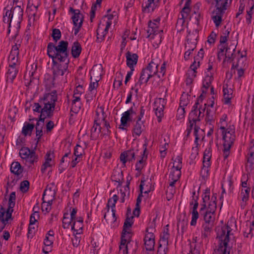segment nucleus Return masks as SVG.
I'll return each mask as SVG.
<instances>
[{
    "label": "nucleus",
    "instance_id": "nucleus-14",
    "mask_svg": "<svg viewBox=\"0 0 254 254\" xmlns=\"http://www.w3.org/2000/svg\"><path fill=\"white\" fill-rule=\"evenodd\" d=\"M211 156V148L210 147H208L204 152L202 167L200 171V175L204 179L208 177L209 175Z\"/></svg>",
    "mask_w": 254,
    "mask_h": 254
},
{
    "label": "nucleus",
    "instance_id": "nucleus-20",
    "mask_svg": "<svg viewBox=\"0 0 254 254\" xmlns=\"http://www.w3.org/2000/svg\"><path fill=\"white\" fill-rule=\"evenodd\" d=\"M21 46V42L17 40L15 45L12 47L10 53L8 57V63L14 64L15 63H20L18 59L19 48Z\"/></svg>",
    "mask_w": 254,
    "mask_h": 254
},
{
    "label": "nucleus",
    "instance_id": "nucleus-56",
    "mask_svg": "<svg viewBox=\"0 0 254 254\" xmlns=\"http://www.w3.org/2000/svg\"><path fill=\"white\" fill-rule=\"evenodd\" d=\"M230 32L228 30H225L220 36V44L218 47H225L227 46L226 42L228 40V37H229Z\"/></svg>",
    "mask_w": 254,
    "mask_h": 254
},
{
    "label": "nucleus",
    "instance_id": "nucleus-3",
    "mask_svg": "<svg viewBox=\"0 0 254 254\" xmlns=\"http://www.w3.org/2000/svg\"><path fill=\"white\" fill-rule=\"evenodd\" d=\"M160 62L158 60L152 59L146 67L143 68L139 78L138 82L135 84L136 86L138 84L141 85L142 84L147 83L149 80L153 77L154 80H157L156 83H154L155 86H158L162 80V78L164 76L166 72V63L164 62L158 70V66Z\"/></svg>",
    "mask_w": 254,
    "mask_h": 254
},
{
    "label": "nucleus",
    "instance_id": "nucleus-31",
    "mask_svg": "<svg viewBox=\"0 0 254 254\" xmlns=\"http://www.w3.org/2000/svg\"><path fill=\"white\" fill-rule=\"evenodd\" d=\"M83 227V219L81 217H78L76 220H74L71 226V230L76 233V234H81L82 233V228Z\"/></svg>",
    "mask_w": 254,
    "mask_h": 254
},
{
    "label": "nucleus",
    "instance_id": "nucleus-64",
    "mask_svg": "<svg viewBox=\"0 0 254 254\" xmlns=\"http://www.w3.org/2000/svg\"><path fill=\"white\" fill-rule=\"evenodd\" d=\"M84 154V149L79 144H76L74 150V155L75 157H81Z\"/></svg>",
    "mask_w": 254,
    "mask_h": 254
},
{
    "label": "nucleus",
    "instance_id": "nucleus-41",
    "mask_svg": "<svg viewBox=\"0 0 254 254\" xmlns=\"http://www.w3.org/2000/svg\"><path fill=\"white\" fill-rule=\"evenodd\" d=\"M103 24L99 23L96 30V42L98 43L103 42L105 39V36L108 33L103 30Z\"/></svg>",
    "mask_w": 254,
    "mask_h": 254
},
{
    "label": "nucleus",
    "instance_id": "nucleus-46",
    "mask_svg": "<svg viewBox=\"0 0 254 254\" xmlns=\"http://www.w3.org/2000/svg\"><path fill=\"white\" fill-rule=\"evenodd\" d=\"M244 236L246 238L250 239L254 236V220L250 222V225L247 224L246 228L244 232Z\"/></svg>",
    "mask_w": 254,
    "mask_h": 254
},
{
    "label": "nucleus",
    "instance_id": "nucleus-22",
    "mask_svg": "<svg viewBox=\"0 0 254 254\" xmlns=\"http://www.w3.org/2000/svg\"><path fill=\"white\" fill-rule=\"evenodd\" d=\"M144 241L146 250L147 251H154L155 246V236L153 233L149 232L148 229L146 230Z\"/></svg>",
    "mask_w": 254,
    "mask_h": 254
},
{
    "label": "nucleus",
    "instance_id": "nucleus-6",
    "mask_svg": "<svg viewBox=\"0 0 254 254\" xmlns=\"http://www.w3.org/2000/svg\"><path fill=\"white\" fill-rule=\"evenodd\" d=\"M68 45V43L66 41H60L57 46L50 42L47 46V55L52 59V62H69Z\"/></svg>",
    "mask_w": 254,
    "mask_h": 254
},
{
    "label": "nucleus",
    "instance_id": "nucleus-38",
    "mask_svg": "<svg viewBox=\"0 0 254 254\" xmlns=\"http://www.w3.org/2000/svg\"><path fill=\"white\" fill-rule=\"evenodd\" d=\"M135 114V112L132 107L125 112L122 114V117L121 119V122L122 125L127 126V122L132 121L131 116Z\"/></svg>",
    "mask_w": 254,
    "mask_h": 254
},
{
    "label": "nucleus",
    "instance_id": "nucleus-37",
    "mask_svg": "<svg viewBox=\"0 0 254 254\" xmlns=\"http://www.w3.org/2000/svg\"><path fill=\"white\" fill-rule=\"evenodd\" d=\"M102 73V66L101 64L94 66L90 71L91 80H92L93 77H94V80L99 81L101 79Z\"/></svg>",
    "mask_w": 254,
    "mask_h": 254
},
{
    "label": "nucleus",
    "instance_id": "nucleus-21",
    "mask_svg": "<svg viewBox=\"0 0 254 254\" xmlns=\"http://www.w3.org/2000/svg\"><path fill=\"white\" fill-rule=\"evenodd\" d=\"M213 225L202 223L201 227V239L203 242L207 243L212 233Z\"/></svg>",
    "mask_w": 254,
    "mask_h": 254
},
{
    "label": "nucleus",
    "instance_id": "nucleus-5",
    "mask_svg": "<svg viewBox=\"0 0 254 254\" xmlns=\"http://www.w3.org/2000/svg\"><path fill=\"white\" fill-rule=\"evenodd\" d=\"M227 116L223 114L219 123L217 124L218 128L220 130L223 140V156L226 159L230 154V150L235 139V130L230 128H227Z\"/></svg>",
    "mask_w": 254,
    "mask_h": 254
},
{
    "label": "nucleus",
    "instance_id": "nucleus-19",
    "mask_svg": "<svg viewBox=\"0 0 254 254\" xmlns=\"http://www.w3.org/2000/svg\"><path fill=\"white\" fill-rule=\"evenodd\" d=\"M96 113L97 117L94 119V125L91 129L90 136L92 140L96 139L98 137L99 133L102 132V128L100 127L101 121V117H100L99 113L98 111H97Z\"/></svg>",
    "mask_w": 254,
    "mask_h": 254
},
{
    "label": "nucleus",
    "instance_id": "nucleus-43",
    "mask_svg": "<svg viewBox=\"0 0 254 254\" xmlns=\"http://www.w3.org/2000/svg\"><path fill=\"white\" fill-rule=\"evenodd\" d=\"M10 171L12 173L19 177L22 174L23 168L18 162H13L10 166Z\"/></svg>",
    "mask_w": 254,
    "mask_h": 254
},
{
    "label": "nucleus",
    "instance_id": "nucleus-16",
    "mask_svg": "<svg viewBox=\"0 0 254 254\" xmlns=\"http://www.w3.org/2000/svg\"><path fill=\"white\" fill-rule=\"evenodd\" d=\"M69 11L73 13V15L71 17L74 26L73 31L74 34L76 35L79 32L82 26L83 17L78 9H74L72 7H70Z\"/></svg>",
    "mask_w": 254,
    "mask_h": 254
},
{
    "label": "nucleus",
    "instance_id": "nucleus-15",
    "mask_svg": "<svg viewBox=\"0 0 254 254\" xmlns=\"http://www.w3.org/2000/svg\"><path fill=\"white\" fill-rule=\"evenodd\" d=\"M198 196L196 195L195 192H193L192 199L190 202V204L192 206L190 208L191 214V220L190 223L191 226H195L197 223V220L199 218V214L197 211V208L198 206Z\"/></svg>",
    "mask_w": 254,
    "mask_h": 254
},
{
    "label": "nucleus",
    "instance_id": "nucleus-28",
    "mask_svg": "<svg viewBox=\"0 0 254 254\" xmlns=\"http://www.w3.org/2000/svg\"><path fill=\"white\" fill-rule=\"evenodd\" d=\"M198 64H192L186 73V82L187 85H190L192 83L194 78L196 77V71Z\"/></svg>",
    "mask_w": 254,
    "mask_h": 254
},
{
    "label": "nucleus",
    "instance_id": "nucleus-11",
    "mask_svg": "<svg viewBox=\"0 0 254 254\" xmlns=\"http://www.w3.org/2000/svg\"><path fill=\"white\" fill-rule=\"evenodd\" d=\"M216 196L213 195L209 202L206 211L203 214L204 222L202 223L207 224L214 226V222L215 218V211L216 210Z\"/></svg>",
    "mask_w": 254,
    "mask_h": 254
},
{
    "label": "nucleus",
    "instance_id": "nucleus-48",
    "mask_svg": "<svg viewBox=\"0 0 254 254\" xmlns=\"http://www.w3.org/2000/svg\"><path fill=\"white\" fill-rule=\"evenodd\" d=\"M45 191H44L43 195V202L41 205V209L43 212L45 214L49 213L51 210V206L52 204L53 200H49L48 201L45 200Z\"/></svg>",
    "mask_w": 254,
    "mask_h": 254
},
{
    "label": "nucleus",
    "instance_id": "nucleus-8",
    "mask_svg": "<svg viewBox=\"0 0 254 254\" xmlns=\"http://www.w3.org/2000/svg\"><path fill=\"white\" fill-rule=\"evenodd\" d=\"M15 192L10 193L8 201V208L6 209L0 205V232L5 228L9 219L11 218L13 208L15 206Z\"/></svg>",
    "mask_w": 254,
    "mask_h": 254
},
{
    "label": "nucleus",
    "instance_id": "nucleus-47",
    "mask_svg": "<svg viewBox=\"0 0 254 254\" xmlns=\"http://www.w3.org/2000/svg\"><path fill=\"white\" fill-rule=\"evenodd\" d=\"M187 42L186 43L185 49H189V51H193L194 49L196 47V42L194 41L196 39L194 37V39L193 41H192V35L190 34V32H189V34L187 37Z\"/></svg>",
    "mask_w": 254,
    "mask_h": 254
},
{
    "label": "nucleus",
    "instance_id": "nucleus-42",
    "mask_svg": "<svg viewBox=\"0 0 254 254\" xmlns=\"http://www.w3.org/2000/svg\"><path fill=\"white\" fill-rule=\"evenodd\" d=\"M190 12V8L183 7L181 11V17H180L177 22V26L179 24L182 25L187 19Z\"/></svg>",
    "mask_w": 254,
    "mask_h": 254
},
{
    "label": "nucleus",
    "instance_id": "nucleus-29",
    "mask_svg": "<svg viewBox=\"0 0 254 254\" xmlns=\"http://www.w3.org/2000/svg\"><path fill=\"white\" fill-rule=\"evenodd\" d=\"M130 236L122 235L120 245L119 246V253L128 254V245Z\"/></svg>",
    "mask_w": 254,
    "mask_h": 254
},
{
    "label": "nucleus",
    "instance_id": "nucleus-44",
    "mask_svg": "<svg viewBox=\"0 0 254 254\" xmlns=\"http://www.w3.org/2000/svg\"><path fill=\"white\" fill-rule=\"evenodd\" d=\"M82 51V48L80 43L75 41L74 42L71 47V53L74 58H77L79 57Z\"/></svg>",
    "mask_w": 254,
    "mask_h": 254
},
{
    "label": "nucleus",
    "instance_id": "nucleus-60",
    "mask_svg": "<svg viewBox=\"0 0 254 254\" xmlns=\"http://www.w3.org/2000/svg\"><path fill=\"white\" fill-rule=\"evenodd\" d=\"M188 225V220L183 219L182 220H180L178 221L177 223V228L178 229L180 228L182 232L184 233L187 230Z\"/></svg>",
    "mask_w": 254,
    "mask_h": 254
},
{
    "label": "nucleus",
    "instance_id": "nucleus-58",
    "mask_svg": "<svg viewBox=\"0 0 254 254\" xmlns=\"http://www.w3.org/2000/svg\"><path fill=\"white\" fill-rule=\"evenodd\" d=\"M210 192L209 191H205L203 194H202V200L203 202L201 204V208L200 209V212L201 213V212L203 210H204L206 208V203L209 200V197H210Z\"/></svg>",
    "mask_w": 254,
    "mask_h": 254
},
{
    "label": "nucleus",
    "instance_id": "nucleus-10",
    "mask_svg": "<svg viewBox=\"0 0 254 254\" xmlns=\"http://www.w3.org/2000/svg\"><path fill=\"white\" fill-rule=\"evenodd\" d=\"M69 62L55 61L52 62V71L53 80L64 81V75L68 73V67Z\"/></svg>",
    "mask_w": 254,
    "mask_h": 254
},
{
    "label": "nucleus",
    "instance_id": "nucleus-55",
    "mask_svg": "<svg viewBox=\"0 0 254 254\" xmlns=\"http://www.w3.org/2000/svg\"><path fill=\"white\" fill-rule=\"evenodd\" d=\"M124 75L121 72H117L116 74V78H115L113 83L114 88H118L122 85V80Z\"/></svg>",
    "mask_w": 254,
    "mask_h": 254
},
{
    "label": "nucleus",
    "instance_id": "nucleus-45",
    "mask_svg": "<svg viewBox=\"0 0 254 254\" xmlns=\"http://www.w3.org/2000/svg\"><path fill=\"white\" fill-rule=\"evenodd\" d=\"M18 72V69L14 67L8 68V70L6 73V81L8 83H12L13 80L16 77Z\"/></svg>",
    "mask_w": 254,
    "mask_h": 254
},
{
    "label": "nucleus",
    "instance_id": "nucleus-1",
    "mask_svg": "<svg viewBox=\"0 0 254 254\" xmlns=\"http://www.w3.org/2000/svg\"><path fill=\"white\" fill-rule=\"evenodd\" d=\"M57 99V92L53 90L50 93L45 94L39 99L38 102L33 104V112L40 114L39 118L35 119L37 121L36 129H43L45 120L53 117Z\"/></svg>",
    "mask_w": 254,
    "mask_h": 254
},
{
    "label": "nucleus",
    "instance_id": "nucleus-40",
    "mask_svg": "<svg viewBox=\"0 0 254 254\" xmlns=\"http://www.w3.org/2000/svg\"><path fill=\"white\" fill-rule=\"evenodd\" d=\"M81 98L80 97H73L70 109L71 112L75 114H77L81 109Z\"/></svg>",
    "mask_w": 254,
    "mask_h": 254
},
{
    "label": "nucleus",
    "instance_id": "nucleus-62",
    "mask_svg": "<svg viewBox=\"0 0 254 254\" xmlns=\"http://www.w3.org/2000/svg\"><path fill=\"white\" fill-rule=\"evenodd\" d=\"M248 162L252 165L254 164V145L251 146L248 153Z\"/></svg>",
    "mask_w": 254,
    "mask_h": 254
},
{
    "label": "nucleus",
    "instance_id": "nucleus-35",
    "mask_svg": "<svg viewBox=\"0 0 254 254\" xmlns=\"http://www.w3.org/2000/svg\"><path fill=\"white\" fill-rule=\"evenodd\" d=\"M120 158L123 164L125 165L127 161H132L135 159V152L131 150L124 152L121 154Z\"/></svg>",
    "mask_w": 254,
    "mask_h": 254
},
{
    "label": "nucleus",
    "instance_id": "nucleus-36",
    "mask_svg": "<svg viewBox=\"0 0 254 254\" xmlns=\"http://www.w3.org/2000/svg\"><path fill=\"white\" fill-rule=\"evenodd\" d=\"M225 60L224 62L231 61L234 59V54L235 51L236 46L234 44H230L225 46Z\"/></svg>",
    "mask_w": 254,
    "mask_h": 254
},
{
    "label": "nucleus",
    "instance_id": "nucleus-49",
    "mask_svg": "<svg viewBox=\"0 0 254 254\" xmlns=\"http://www.w3.org/2000/svg\"><path fill=\"white\" fill-rule=\"evenodd\" d=\"M204 133L202 129L197 126H195L194 128V135L195 136L194 143L198 145V141L201 139H203L204 137Z\"/></svg>",
    "mask_w": 254,
    "mask_h": 254
},
{
    "label": "nucleus",
    "instance_id": "nucleus-12",
    "mask_svg": "<svg viewBox=\"0 0 254 254\" xmlns=\"http://www.w3.org/2000/svg\"><path fill=\"white\" fill-rule=\"evenodd\" d=\"M19 156L25 161V164L29 166L34 165L38 161V156L34 150H30L26 147H22L19 150Z\"/></svg>",
    "mask_w": 254,
    "mask_h": 254
},
{
    "label": "nucleus",
    "instance_id": "nucleus-26",
    "mask_svg": "<svg viewBox=\"0 0 254 254\" xmlns=\"http://www.w3.org/2000/svg\"><path fill=\"white\" fill-rule=\"evenodd\" d=\"M127 65L132 70H134V66L136 65L138 56L136 54L127 51L126 54Z\"/></svg>",
    "mask_w": 254,
    "mask_h": 254
},
{
    "label": "nucleus",
    "instance_id": "nucleus-39",
    "mask_svg": "<svg viewBox=\"0 0 254 254\" xmlns=\"http://www.w3.org/2000/svg\"><path fill=\"white\" fill-rule=\"evenodd\" d=\"M133 216H127L126 219L123 226V230L122 235L130 236V229L133 223Z\"/></svg>",
    "mask_w": 254,
    "mask_h": 254
},
{
    "label": "nucleus",
    "instance_id": "nucleus-51",
    "mask_svg": "<svg viewBox=\"0 0 254 254\" xmlns=\"http://www.w3.org/2000/svg\"><path fill=\"white\" fill-rule=\"evenodd\" d=\"M73 221L68 213H64L63 219V227L64 229H68L70 226H71Z\"/></svg>",
    "mask_w": 254,
    "mask_h": 254
},
{
    "label": "nucleus",
    "instance_id": "nucleus-63",
    "mask_svg": "<svg viewBox=\"0 0 254 254\" xmlns=\"http://www.w3.org/2000/svg\"><path fill=\"white\" fill-rule=\"evenodd\" d=\"M251 190L250 188H247L244 190L242 189L241 192V197L243 201H246L249 198V194Z\"/></svg>",
    "mask_w": 254,
    "mask_h": 254
},
{
    "label": "nucleus",
    "instance_id": "nucleus-9",
    "mask_svg": "<svg viewBox=\"0 0 254 254\" xmlns=\"http://www.w3.org/2000/svg\"><path fill=\"white\" fill-rule=\"evenodd\" d=\"M160 18L158 17L155 19L150 20L148 24L147 37L150 40H153L154 45L158 46L160 45L163 39V30L159 28L160 25Z\"/></svg>",
    "mask_w": 254,
    "mask_h": 254
},
{
    "label": "nucleus",
    "instance_id": "nucleus-53",
    "mask_svg": "<svg viewBox=\"0 0 254 254\" xmlns=\"http://www.w3.org/2000/svg\"><path fill=\"white\" fill-rule=\"evenodd\" d=\"M233 182L230 178L223 180L221 184V188L222 189V193H226L225 189L227 188L231 191L233 190Z\"/></svg>",
    "mask_w": 254,
    "mask_h": 254
},
{
    "label": "nucleus",
    "instance_id": "nucleus-30",
    "mask_svg": "<svg viewBox=\"0 0 254 254\" xmlns=\"http://www.w3.org/2000/svg\"><path fill=\"white\" fill-rule=\"evenodd\" d=\"M204 78L203 81V93L207 92L208 88L211 85L212 81L213 80V72H210L209 71H205Z\"/></svg>",
    "mask_w": 254,
    "mask_h": 254
},
{
    "label": "nucleus",
    "instance_id": "nucleus-2",
    "mask_svg": "<svg viewBox=\"0 0 254 254\" xmlns=\"http://www.w3.org/2000/svg\"><path fill=\"white\" fill-rule=\"evenodd\" d=\"M23 16V4L19 0H13V5L11 8L6 7L3 9V22L9 24V28H12L14 32L12 39L14 41L18 35Z\"/></svg>",
    "mask_w": 254,
    "mask_h": 254
},
{
    "label": "nucleus",
    "instance_id": "nucleus-57",
    "mask_svg": "<svg viewBox=\"0 0 254 254\" xmlns=\"http://www.w3.org/2000/svg\"><path fill=\"white\" fill-rule=\"evenodd\" d=\"M189 98L190 96L188 94L183 93L180 98V106L185 108L190 103Z\"/></svg>",
    "mask_w": 254,
    "mask_h": 254
},
{
    "label": "nucleus",
    "instance_id": "nucleus-13",
    "mask_svg": "<svg viewBox=\"0 0 254 254\" xmlns=\"http://www.w3.org/2000/svg\"><path fill=\"white\" fill-rule=\"evenodd\" d=\"M199 100V99L197 100L193 106L189 114L188 120L197 123L203 118L206 104H204V106L200 105Z\"/></svg>",
    "mask_w": 254,
    "mask_h": 254
},
{
    "label": "nucleus",
    "instance_id": "nucleus-7",
    "mask_svg": "<svg viewBox=\"0 0 254 254\" xmlns=\"http://www.w3.org/2000/svg\"><path fill=\"white\" fill-rule=\"evenodd\" d=\"M232 0H211L209 2L207 0L205 1L209 4L213 5L215 3V9L212 12L211 19H212L216 27H218L221 24L222 17L227 9L228 4L231 3Z\"/></svg>",
    "mask_w": 254,
    "mask_h": 254
},
{
    "label": "nucleus",
    "instance_id": "nucleus-32",
    "mask_svg": "<svg viewBox=\"0 0 254 254\" xmlns=\"http://www.w3.org/2000/svg\"><path fill=\"white\" fill-rule=\"evenodd\" d=\"M98 81L97 80H94V81L91 80L89 86V93L86 95V98L87 102L93 99V98L95 96L96 94V88L98 86Z\"/></svg>",
    "mask_w": 254,
    "mask_h": 254
},
{
    "label": "nucleus",
    "instance_id": "nucleus-34",
    "mask_svg": "<svg viewBox=\"0 0 254 254\" xmlns=\"http://www.w3.org/2000/svg\"><path fill=\"white\" fill-rule=\"evenodd\" d=\"M118 196L116 194H114L112 198H110L108 201V203L106 208L102 210V212L104 214V218L106 219L107 213L109 212L110 207L111 209H115L116 203L118 199Z\"/></svg>",
    "mask_w": 254,
    "mask_h": 254
},
{
    "label": "nucleus",
    "instance_id": "nucleus-17",
    "mask_svg": "<svg viewBox=\"0 0 254 254\" xmlns=\"http://www.w3.org/2000/svg\"><path fill=\"white\" fill-rule=\"evenodd\" d=\"M181 175V171L179 169L171 168L170 173L169 176V187L167 190V193L169 190H170V193L173 195L175 192L174 185L176 182L178 181Z\"/></svg>",
    "mask_w": 254,
    "mask_h": 254
},
{
    "label": "nucleus",
    "instance_id": "nucleus-24",
    "mask_svg": "<svg viewBox=\"0 0 254 254\" xmlns=\"http://www.w3.org/2000/svg\"><path fill=\"white\" fill-rule=\"evenodd\" d=\"M144 150L141 153V158L137 161L135 164V170H136L139 174L141 173L142 170L146 165V160L147 158V154L146 153L147 148L146 145H143Z\"/></svg>",
    "mask_w": 254,
    "mask_h": 254
},
{
    "label": "nucleus",
    "instance_id": "nucleus-33",
    "mask_svg": "<svg viewBox=\"0 0 254 254\" xmlns=\"http://www.w3.org/2000/svg\"><path fill=\"white\" fill-rule=\"evenodd\" d=\"M101 122H104V127H105V129H104L102 132L101 133L100 136L102 137H109L111 131L110 128H111L110 124L106 120V117L105 116V113L103 111V110H101Z\"/></svg>",
    "mask_w": 254,
    "mask_h": 254
},
{
    "label": "nucleus",
    "instance_id": "nucleus-27",
    "mask_svg": "<svg viewBox=\"0 0 254 254\" xmlns=\"http://www.w3.org/2000/svg\"><path fill=\"white\" fill-rule=\"evenodd\" d=\"M223 102L225 104L230 105L231 99L233 98V91L229 87L227 84H225L223 86Z\"/></svg>",
    "mask_w": 254,
    "mask_h": 254
},
{
    "label": "nucleus",
    "instance_id": "nucleus-18",
    "mask_svg": "<svg viewBox=\"0 0 254 254\" xmlns=\"http://www.w3.org/2000/svg\"><path fill=\"white\" fill-rule=\"evenodd\" d=\"M166 104V101L162 98H156L154 102V110L157 117L158 122H160L164 116V109Z\"/></svg>",
    "mask_w": 254,
    "mask_h": 254
},
{
    "label": "nucleus",
    "instance_id": "nucleus-4",
    "mask_svg": "<svg viewBox=\"0 0 254 254\" xmlns=\"http://www.w3.org/2000/svg\"><path fill=\"white\" fill-rule=\"evenodd\" d=\"M216 239L218 244L215 252L217 254H230L234 242V237L231 228L228 225L218 228Z\"/></svg>",
    "mask_w": 254,
    "mask_h": 254
},
{
    "label": "nucleus",
    "instance_id": "nucleus-52",
    "mask_svg": "<svg viewBox=\"0 0 254 254\" xmlns=\"http://www.w3.org/2000/svg\"><path fill=\"white\" fill-rule=\"evenodd\" d=\"M129 182L128 179H127V185L124 188V190H121V202L122 203H124L125 201L126 197H128L129 193L130 190L129 188Z\"/></svg>",
    "mask_w": 254,
    "mask_h": 254
},
{
    "label": "nucleus",
    "instance_id": "nucleus-50",
    "mask_svg": "<svg viewBox=\"0 0 254 254\" xmlns=\"http://www.w3.org/2000/svg\"><path fill=\"white\" fill-rule=\"evenodd\" d=\"M143 127L144 126L143 122L141 121L137 120L133 128V136H134V134L136 136H139L143 131Z\"/></svg>",
    "mask_w": 254,
    "mask_h": 254
},
{
    "label": "nucleus",
    "instance_id": "nucleus-25",
    "mask_svg": "<svg viewBox=\"0 0 254 254\" xmlns=\"http://www.w3.org/2000/svg\"><path fill=\"white\" fill-rule=\"evenodd\" d=\"M38 6L39 5H34L28 9V26H31L32 25H33L34 22L39 19V14L38 13Z\"/></svg>",
    "mask_w": 254,
    "mask_h": 254
},
{
    "label": "nucleus",
    "instance_id": "nucleus-61",
    "mask_svg": "<svg viewBox=\"0 0 254 254\" xmlns=\"http://www.w3.org/2000/svg\"><path fill=\"white\" fill-rule=\"evenodd\" d=\"M204 56V51L203 49H201L198 52L197 55L194 58V61L192 64H198L199 66L200 61L202 60Z\"/></svg>",
    "mask_w": 254,
    "mask_h": 254
},
{
    "label": "nucleus",
    "instance_id": "nucleus-54",
    "mask_svg": "<svg viewBox=\"0 0 254 254\" xmlns=\"http://www.w3.org/2000/svg\"><path fill=\"white\" fill-rule=\"evenodd\" d=\"M34 127V125L31 124H25L22 127V133L24 135H30Z\"/></svg>",
    "mask_w": 254,
    "mask_h": 254
},
{
    "label": "nucleus",
    "instance_id": "nucleus-23",
    "mask_svg": "<svg viewBox=\"0 0 254 254\" xmlns=\"http://www.w3.org/2000/svg\"><path fill=\"white\" fill-rule=\"evenodd\" d=\"M159 0H143L142 4V9L144 13H150L153 11L157 7Z\"/></svg>",
    "mask_w": 254,
    "mask_h": 254
},
{
    "label": "nucleus",
    "instance_id": "nucleus-59",
    "mask_svg": "<svg viewBox=\"0 0 254 254\" xmlns=\"http://www.w3.org/2000/svg\"><path fill=\"white\" fill-rule=\"evenodd\" d=\"M171 168L181 170L182 168V158L181 156L178 155L175 158Z\"/></svg>",
    "mask_w": 254,
    "mask_h": 254
}]
</instances>
